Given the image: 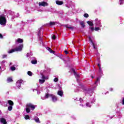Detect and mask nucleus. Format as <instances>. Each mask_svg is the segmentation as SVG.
<instances>
[{"instance_id":"864d4df0","label":"nucleus","mask_w":124,"mask_h":124,"mask_svg":"<svg viewBox=\"0 0 124 124\" xmlns=\"http://www.w3.org/2000/svg\"><path fill=\"white\" fill-rule=\"evenodd\" d=\"M62 34H64V33H63V32H62Z\"/></svg>"},{"instance_id":"f3484780","label":"nucleus","mask_w":124,"mask_h":124,"mask_svg":"<svg viewBox=\"0 0 124 124\" xmlns=\"http://www.w3.org/2000/svg\"><path fill=\"white\" fill-rule=\"evenodd\" d=\"M31 63H32V64H36V63H37V61L36 60H32L31 61Z\"/></svg>"},{"instance_id":"a19ab883","label":"nucleus","mask_w":124,"mask_h":124,"mask_svg":"<svg viewBox=\"0 0 124 124\" xmlns=\"http://www.w3.org/2000/svg\"><path fill=\"white\" fill-rule=\"evenodd\" d=\"M119 1L120 2V5H122V2H123V0H119Z\"/></svg>"},{"instance_id":"58836bf2","label":"nucleus","mask_w":124,"mask_h":124,"mask_svg":"<svg viewBox=\"0 0 124 124\" xmlns=\"http://www.w3.org/2000/svg\"><path fill=\"white\" fill-rule=\"evenodd\" d=\"M7 57V55H3L2 59H4V58H6Z\"/></svg>"},{"instance_id":"4d7b16f0","label":"nucleus","mask_w":124,"mask_h":124,"mask_svg":"<svg viewBox=\"0 0 124 124\" xmlns=\"http://www.w3.org/2000/svg\"><path fill=\"white\" fill-rule=\"evenodd\" d=\"M42 43H43L42 42V43H41V44H42Z\"/></svg>"},{"instance_id":"f8f14e48","label":"nucleus","mask_w":124,"mask_h":124,"mask_svg":"<svg viewBox=\"0 0 124 124\" xmlns=\"http://www.w3.org/2000/svg\"><path fill=\"white\" fill-rule=\"evenodd\" d=\"M8 103L10 106H13L14 105V103L12 100H8Z\"/></svg>"},{"instance_id":"9d476101","label":"nucleus","mask_w":124,"mask_h":124,"mask_svg":"<svg viewBox=\"0 0 124 124\" xmlns=\"http://www.w3.org/2000/svg\"><path fill=\"white\" fill-rule=\"evenodd\" d=\"M57 35H59V34H58V33L56 32L52 37V39H53V40H56V38H57Z\"/></svg>"},{"instance_id":"1a4fd4ad","label":"nucleus","mask_w":124,"mask_h":124,"mask_svg":"<svg viewBox=\"0 0 124 124\" xmlns=\"http://www.w3.org/2000/svg\"><path fill=\"white\" fill-rule=\"evenodd\" d=\"M58 95H60V96H62L63 95V92L62 90L58 91Z\"/></svg>"},{"instance_id":"423d86ee","label":"nucleus","mask_w":124,"mask_h":124,"mask_svg":"<svg viewBox=\"0 0 124 124\" xmlns=\"http://www.w3.org/2000/svg\"><path fill=\"white\" fill-rule=\"evenodd\" d=\"M39 6H47L48 5V3L45 1H43L39 3Z\"/></svg>"},{"instance_id":"2f4dec72","label":"nucleus","mask_w":124,"mask_h":124,"mask_svg":"<svg viewBox=\"0 0 124 124\" xmlns=\"http://www.w3.org/2000/svg\"><path fill=\"white\" fill-rule=\"evenodd\" d=\"M86 105L87 107H90V108H91V105H90V103H86Z\"/></svg>"},{"instance_id":"b1692460","label":"nucleus","mask_w":124,"mask_h":124,"mask_svg":"<svg viewBox=\"0 0 124 124\" xmlns=\"http://www.w3.org/2000/svg\"><path fill=\"white\" fill-rule=\"evenodd\" d=\"M41 75L42 76V79H43V80H45V79H46V77H45V76L43 75V74H41Z\"/></svg>"},{"instance_id":"c85d7f7f","label":"nucleus","mask_w":124,"mask_h":124,"mask_svg":"<svg viewBox=\"0 0 124 124\" xmlns=\"http://www.w3.org/2000/svg\"><path fill=\"white\" fill-rule=\"evenodd\" d=\"M37 35L38 36H42V33H41L40 31H38Z\"/></svg>"},{"instance_id":"603ef678","label":"nucleus","mask_w":124,"mask_h":124,"mask_svg":"<svg viewBox=\"0 0 124 124\" xmlns=\"http://www.w3.org/2000/svg\"><path fill=\"white\" fill-rule=\"evenodd\" d=\"M74 73H76L75 70H74Z\"/></svg>"},{"instance_id":"5fc2aeb1","label":"nucleus","mask_w":124,"mask_h":124,"mask_svg":"<svg viewBox=\"0 0 124 124\" xmlns=\"http://www.w3.org/2000/svg\"><path fill=\"white\" fill-rule=\"evenodd\" d=\"M123 4V2H121V4Z\"/></svg>"},{"instance_id":"dca6fc26","label":"nucleus","mask_w":124,"mask_h":124,"mask_svg":"<svg viewBox=\"0 0 124 124\" xmlns=\"http://www.w3.org/2000/svg\"><path fill=\"white\" fill-rule=\"evenodd\" d=\"M80 25L81 26L82 28H85V22L84 21H81L80 22Z\"/></svg>"},{"instance_id":"37998d69","label":"nucleus","mask_w":124,"mask_h":124,"mask_svg":"<svg viewBox=\"0 0 124 124\" xmlns=\"http://www.w3.org/2000/svg\"><path fill=\"white\" fill-rule=\"evenodd\" d=\"M29 57H30V54L29 53H27V57L29 58Z\"/></svg>"},{"instance_id":"49530a36","label":"nucleus","mask_w":124,"mask_h":124,"mask_svg":"<svg viewBox=\"0 0 124 124\" xmlns=\"http://www.w3.org/2000/svg\"><path fill=\"white\" fill-rule=\"evenodd\" d=\"M43 30V28H41L39 30V31H42Z\"/></svg>"},{"instance_id":"de8ad7c7","label":"nucleus","mask_w":124,"mask_h":124,"mask_svg":"<svg viewBox=\"0 0 124 124\" xmlns=\"http://www.w3.org/2000/svg\"><path fill=\"white\" fill-rule=\"evenodd\" d=\"M97 66H98V67H100V64L98 63Z\"/></svg>"},{"instance_id":"3c124183","label":"nucleus","mask_w":124,"mask_h":124,"mask_svg":"<svg viewBox=\"0 0 124 124\" xmlns=\"http://www.w3.org/2000/svg\"><path fill=\"white\" fill-rule=\"evenodd\" d=\"M91 77H92V78L93 79V76H92Z\"/></svg>"},{"instance_id":"f03ea898","label":"nucleus","mask_w":124,"mask_h":124,"mask_svg":"<svg viewBox=\"0 0 124 124\" xmlns=\"http://www.w3.org/2000/svg\"><path fill=\"white\" fill-rule=\"evenodd\" d=\"M23 49V45L19 46L18 47H16L15 49H12L11 50L9 51L8 53L9 54H11L14 53V52H19L22 51Z\"/></svg>"},{"instance_id":"c756f323","label":"nucleus","mask_w":124,"mask_h":124,"mask_svg":"<svg viewBox=\"0 0 124 124\" xmlns=\"http://www.w3.org/2000/svg\"><path fill=\"white\" fill-rule=\"evenodd\" d=\"M84 17H85V18H89V14H85L83 15Z\"/></svg>"},{"instance_id":"20e7f679","label":"nucleus","mask_w":124,"mask_h":124,"mask_svg":"<svg viewBox=\"0 0 124 124\" xmlns=\"http://www.w3.org/2000/svg\"><path fill=\"white\" fill-rule=\"evenodd\" d=\"M88 38L89 39V41H90V42L92 43L93 47V49H95V50H97V47H95V45H94V43H93V42L92 40V38H91V36H89Z\"/></svg>"},{"instance_id":"a878e982","label":"nucleus","mask_w":124,"mask_h":124,"mask_svg":"<svg viewBox=\"0 0 124 124\" xmlns=\"http://www.w3.org/2000/svg\"><path fill=\"white\" fill-rule=\"evenodd\" d=\"M11 69L12 71H14V70H16V67H14V66H12L11 67Z\"/></svg>"},{"instance_id":"c9c22d12","label":"nucleus","mask_w":124,"mask_h":124,"mask_svg":"<svg viewBox=\"0 0 124 124\" xmlns=\"http://www.w3.org/2000/svg\"><path fill=\"white\" fill-rule=\"evenodd\" d=\"M39 41H42V36H39Z\"/></svg>"},{"instance_id":"4be33fe9","label":"nucleus","mask_w":124,"mask_h":124,"mask_svg":"<svg viewBox=\"0 0 124 124\" xmlns=\"http://www.w3.org/2000/svg\"><path fill=\"white\" fill-rule=\"evenodd\" d=\"M98 81H100V78H97L95 82H94L95 85H96V84L97 83V82H98Z\"/></svg>"},{"instance_id":"c03bdc74","label":"nucleus","mask_w":124,"mask_h":124,"mask_svg":"<svg viewBox=\"0 0 124 124\" xmlns=\"http://www.w3.org/2000/svg\"><path fill=\"white\" fill-rule=\"evenodd\" d=\"M3 37V36H2V34L0 33V38H2Z\"/></svg>"},{"instance_id":"4c0bfd02","label":"nucleus","mask_w":124,"mask_h":124,"mask_svg":"<svg viewBox=\"0 0 124 124\" xmlns=\"http://www.w3.org/2000/svg\"><path fill=\"white\" fill-rule=\"evenodd\" d=\"M90 30L92 31H94V28L93 27H91Z\"/></svg>"},{"instance_id":"09e8293b","label":"nucleus","mask_w":124,"mask_h":124,"mask_svg":"<svg viewBox=\"0 0 124 124\" xmlns=\"http://www.w3.org/2000/svg\"><path fill=\"white\" fill-rule=\"evenodd\" d=\"M99 70H100V71L101 70V67H99Z\"/></svg>"},{"instance_id":"6ab92c4d","label":"nucleus","mask_w":124,"mask_h":124,"mask_svg":"<svg viewBox=\"0 0 124 124\" xmlns=\"http://www.w3.org/2000/svg\"><path fill=\"white\" fill-rule=\"evenodd\" d=\"M45 82V79H39V83L40 84H44V83Z\"/></svg>"},{"instance_id":"7c9ffc66","label":"nucleus","mask_w":124,"mask_h":124,"mask_svg":"<svg viewBox=\"0 0 124 124\" xmlns=\"http://www.w3.org/2000/svg\"><path fill=\"white\" fill-rule=\"evenodd\" d=\"M25 120H29L30 119V116L29 115H26L25 117Z\"/></svg>"},{"instance_id":"6e6552de","label":"nucleus","mask_w":124,"mask_h":124,"mask_svg":"<svg viewBox=\"0 0 124 124\" xmlns=\"http://www.w3.org/2000/svg\"><path fill=\"white\" fill-rule=\"evenodd\" d=\"M56 3L58 5H62V4L63 3V1H60V0H56Z\"/></svg>"},{"instance_id":"bb28decb","label":"nucleus","mask_w":124,"mask_h":124,"mask_svg":"<svg viewBox=\"0 0 124 124\" xmlns=\"http://www.w3.org/2000/svg\"><path fill=\"white\" fill-rule=\"evenodd\" d=\"M100 30V28L99 27H95L94 29V31H99Z\"/></svg>"},{"instance_id":"7ed1b4c3","label":"nucleus","mask_w":124,"mask_h":124,"mask_svg":"<svg viewBox=\"0 0 124 124\" xmlns=\"http://www.w3.org/2000/svg\"><path fill=\"white\" fill-rule=\"evenodd\" d=\"M0 25L4 27L6 25V17H5L4 15L0 16Z\"/></svg>"},{"instance_id":"5701e85b","label":"nucleus","mask_w":124,"mask_h":124,"mask_svg":"<svg viewBox=\"0 0 124 124\" xmlns=\"http://www.w3.org/2000/svg\"><path fill=\"white\" fill-rule=\"evenodd\" d=\"M13 107H12V106H9L8 108V110L9 111H11L13 109Z\"/></svg>"},{"instance_id":"72a5a7b5","label":"nucleus","mask_w":124,"mask_h":124,"mask_svg":"<svg viewBox=\"0 0 124 124\" xmlns=\"http://www.w3.org/2000/svg\"><path fill=\"white\" fill-rule=\"evenodd\" d=\"M54 82H58V81H59V78H55L54 79Z\"/></svg>"},{"instance_id":"8fccbe9b","label":"nucleus","mask_w":124,"mask_h":124,"mask_svg":"<svg viewBox=\"0 0 124 124\" xmlns=\"http://www.w3.org/2000/svg\"><path fill=\"white\" fill-rule=\"evenodd\" d=\"M110 91H113V89H112V88H110Z\"/></svg>"},{"instance_id":"f704fd0d","label":"nucleus","mask_w":124,"mask_h":124,"mask_svg":"<svg viewBox=\"0 0 124 124\" xmlns=\"http://www.w3.org/2000/svg\"><path fill=\"white\" fill-rule=\"evenodd\" d=\"M16 86L17 87V88H18V89H20V88H21V85L20 84H17V82H16Z\"/></svg>"},{"instance_id":"e433bc0d","label":"nucleus","mask_w":124,"mask_h":124,"mask_svg":"<svg viewBox=\"0 0 124 124\" xmlns=\"http://www.w3.org/2000/svg\"><path fill=\"white\" fill-rule=\"evenodd\" d=\"M49 96H50V94L47 93L46 95V98H48Z\"/></svg>"},{"instance_id":"ea45409f","label":"nucleus","mask_w":124,"mask_h":124,"mask_svg":"<svg viewBox=\"0 0 124 124\" xmlns=\"http://www.w3.org/2000/svg\"><path fill=\"white\" fill-rule=\"evenodd\" d=\"M64 52L66 55H67V54H68V51H67V50H64Z\"/></svg>"},{"instance_id":"4468645a","label":"nucleus","mask_w":124,"mask_h":124,"mask_svg":"<svg viewBox=\"0 0 124 124\" xmlns=\"http://www.w3.org/2000/svg\"><path fill=\"white\" fill-rule=\"evenodd\" d=\"M16 42H17V43H23V42H24V40L22 39L18 38Z\"/></svg>"},{"instance_id":"cd10ccee","label":"nucleus","mask_w":124,"mask_h":124,"mask_svg":"<svg viewBox=\"0 0 124 124\" xmlns=\"http://www.w3.org/2000/svg\"><path fill=\"white\" fill-rule=\"evenodd\" d=\"M27 73L29 75V76H31L32 75V73L30 71H29Z\"/></svg>"},{"instance_id":"f257e3e1","label":"nucleus","mask_w":124,"mask_h":124,"mask_svg":"<svg viewBox=\"0 0 124 124\" xmlns=\"http://www.w3.org/2000/svg\"><path fill=\"white\" fill-rule=\"evenodd\" d=\"M31 109L32 111L35 109V106L34 105L29 103L26 104V112L29 113L31 112Z\"/></svg>"},{"instance_id":"412c9836","label":"nucleus","mask_w":124,"mask_h":124,"mask_svg":"<svg viewBox=\"0 0 124 124\" xmlns=\"http://www.w3.org/2000/svg\"><path fill=\"white\" fill-rule=\"evenodd\" d=\"M55 25H56V22H49L50 26H55Z\"/></svg>"},{"instance_id":"473e14b6","label":"nucleus","mask_w":124,"mask_h":124,"mask_svg":"<svg viewBox=\"0 0 124 124\" xmlns=\"http://www.w3.org/2000/svg\"><path fill=\"white\" fill-rule=\"evenodd\" d=\"M35 121L36 123H40V122L39 121V118H37V119H35Z\"/></svg>"},{"instance_id":"ddd939ff","label":"nucleus","mask_w":124,"mask_h":124,"mask_svg":"<svg viewBox=\"0 0 124 124\" xmlns=\"http://www.w3.org/2000/svg\"><path fill=\"white\" fill-rule=\"evenodd\" d=\"M7 81L8 83H10L11 82H13V79H12V78L9 77L7 78Z\"/></svg>"},{"instance_id":"aec40b11","label":"nucleus","mask_w":124,"mask_h":124,"mask_svg":"<svg viewBox=\"0 0 124 124\" xmlns=\"http://www.w3.org/2000/svg\"><path fill=\"white\" fill-rule=\"evenodd\" d=\"M16 82H17V84H19L21 85H22V84H23V80L20 79L19 80H18Z\"/></svg>"},{"instance_id":"393cba45","label":"nucleus","mask_w":124,"mask_h":124,"mask_svg":"<svg viewBox=\"0 0 124 124\" xmlns=\"http://www.w3.org/2000/svg\"><path fill=\"white\" fill-rule=\"evenodd\" d=\"M95 21H96L97 24H100V20L98 19V18H96L95 19Z\"/></svg>"},{"instance_id":"a18cd8bd","label":"nucleus","mask_w":124,"mask_h":124,"mask_svg":"<svg viewBox=\"0 0 124 124\" xmlns=\"http://www.w3.org/2000/svg\"><path fill=\"white\" fill-rule=\"evenodd\" d=\"M79 101H80V102H83V99H82V98H79Z\"/></svg>"},{"instance_id":"0eeeda50","label":"nucleus","mask_w":124,"mask_h":124,"mask_svg":"<svg viewBox=\"0 0 124 124\" xmlns=\"http://www.w3.org/2000/svg\"><path fill=\"white\" fill-rule=\"evenodd\" d=\"M0 122L3 124H7V122H6V120H5V119H4V118H1L0 119Z\"/></svg>"},{"instance_id":"9b49d317","label":"nucleus","mask_w":124,"mask_h":124,"mask_svg":"<svg viewBox=\"0 0 124 124\" xmlns=\"http://www.w3.org/2000/svg\"><path fill=\"white\" fill-rule=\"evenodd\" d=\"M47 50L50 52V53H51V54H55V51L54 50H52L51 48L48 47L46 48Z\"/></svg>"},{"instance_id":"2eb2a0df","label":"nucleus","mask_w":124,"mask_h":124,"mask_svg":"<svg viewBox=\"0 0 124 124\" xmlns=\"http://www.w3.org/2000/svg\"><path fill=\"white\" fill-rule=\"evenodd\" d=\"M65 27L66 28H67V29H69L70 30H71V31H73V29H74V28H73V27L68 26V25H65Z\"/></svg>"},{"instance_id":"39448f33","label":"nucleus","mask_w":124,"mask_h":124,"mask_svg":"<svg viewBox=\"0 0 124 124\" xmlns=\"http://www.w3.org/2000/svg\"><path fill=\"white\" fill-rule=\"evenodd\" d=\"M50 96L51 97L52 101L53 102H56V101H57L58 100V98L57 97V96H56L53 94H50Z\"/></svg>"},{"instance_id":"a211bd4d","label":"nucleus","mask_w":124,"mask_h":124,"mask_svg":"<svg viewBox=\"0 0 124 124\" xmlns=\"http://www.w3.org/2000/svg\"><path fill=\"white\" fill-rule=\"evenodd\" d=\"M87 24L89 25V26H93V23L92 21H88L87 22Z\"/></svg>"},{"instance_id":"79ce46f5","label":"nucleus","mask_w":124,"mask_h":124,"mask_svg":"<svg viewBox=\"0 0 124 124\" xmlns=\"http://www.w3.org/2000/svg\"><path fill=\"white\" fill-rule=\"evenodd\" d=\"M69 33H71V34H72V35H73L74 34V33H75V32H70Z\"/></svg>"},{"instance_id":"6e6d98bb","label":"nucleus","mask_w":124,"mask_h":124,"mask_svg":"<svg viewBox=\"0 0 124 124\" xmlns=\"http://www.w3.org/2000/svg\"><path fill=\"white\" fill-rule=\"evenodd\" d=\"M0 68H1V66H0Z\"/></svg>"}]
</instances>
